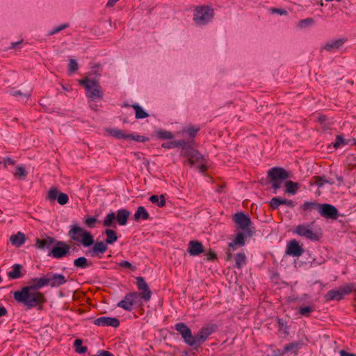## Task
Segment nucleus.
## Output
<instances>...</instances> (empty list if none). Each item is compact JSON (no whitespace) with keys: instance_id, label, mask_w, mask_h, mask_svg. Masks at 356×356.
<instances>
[{"instance_id":"obj_1","label":"nucleus","mask_w":356,"mask_h":356,"mask_svg":"<svg viewBox=\"0 0 356 356\" xmlns=\"http://www.w3.org/2000/svg\"><path fill=\"white\" fill-rule=\"evenodd\" d=\"M14 299L19 303L22 304L26 309L34 307H42L47 302L43 293L34 290L29 286H23L20 291H16L13 293Z\"/></svg>"},{"instance_id":"obj_2","label":"nucleus","mask_w":356,"mask_h":356,"mask_svg":"<svg viewBox=\"0 0 356 356\" xmlns=\"http://www.w3.org/2000/svg\"><path fill=\"white\" fill-rule=\"evenodd\" d=\"M68 235L72 241L81 243L85 247H89L94 243L92 235L77 225L71 227Z\"/></svg>"},{"instance_id":"obj_3","label":"nucleus","mask_w":356,"mask_h":356,"mask_svg":"<svg viewBox=\"0 0 356 356\" xmlns=\"http://www.w3.org/2000/svg\"><path fill=\"white\" fill-rule=\"evenodd\" d=\"M267 176L276 193L282 187V182L289 177V174L282 168L274 167L268 170Z\"/></svg>"},{"instance_id":"obj_4","label":"nucleus","mask_w":356,"mask_h":356,"mask_svg":"<svg viewBox=\"0 0 356 356\" xmlns=\"http://www.w3.org/2000/svg\"><path fill=\"white\" fill-rule=\"evenodd\" d=\"M79 83L86 90V96L92 99H102L103 91L97 81L84 78L79 80Z\"/></svg>"},{"instance_id":"obj_5","label":"nucleus","mask_w":356,"mask_h":356,"mask_svg":"<svg viewBox=\"0 0 356 356\" xmlns=\"http://www.w3.org/2000/svg\"><path fill=\"white\" fill-rule=\"evenodd\" d=\"M356 290L355 284H347L339 287L338 289L330 290L325 295L326 301L342 300L346 295L350 294L353 291Z\"/></svg>"},{"instance_id":"obj_6","label":"nucleus","mask_w":356,"mask_h":356,"mask_svg":"<svg viewBox=\"0 0 356 356\" xmlns=\"http://www.w3.org/2000/svg\"><path fill=\"white\" fill-rule=\"evenodd\" d=\"M140 295L138 292L129 293L117 304V306L126 311L131 312L135 305L139 307L143 305V302L140 300Z\"/></svg>"},{"instance_id":"obj_7","label":"nucleus","mask_w":356,"mask_h":356,"mask_svg":"<svg viewBox=\"0 0 356 356\" xmlns=\"http://www.w3.org/2000/svg\"><path fill=\"white\" fill-rule=\"evenodd\" d=\"M213 10L209 7H197L194 11L193 20L198 25H204L213 17Z\"/></svg>"},{"instance_id":"obj_8","label":"nucleus","mask_w":356,"mask_h":356,"mask_svg":"<svg viewBox=\"0 0 356 356\" xmlns=\"http://www.w3.org/2000/svg\"><path fill=\"white\" fill-rule=\"evenodd\" d=\"M46 199L50 202H55L56 200L60 205L66 204L69 201L68 195L66 193L59 192L56 187L49 188Z\"/></svg>"},{"instance_id":"obj_9","label":"nucleus","mask_w":356,"mask_h":356,"mask_svg":"<svg viewBox=\"0 0 356 356\" xmlns=\"http://www.w3.org/2000/svg\"><path fill=\"white\" fill-rule=\"evenodd\" d=\"M136 285L138 289L140 291L138 293L140 295V300H143L145 302H148L152 298V291L143 277H137Z\"/></svg>"},{"instance_id":"obj_10","label":"nucleus","mask_w":356,"mask_h":356,"mask_svg":"<svg viewBox=\"0 0 356 356\" xmlns=\"http://www.w3.org/2000/svg\"><path fill=\"white\" fill-rule=\"evenodd\" d=\"M70 246L63 241H57L56 246L54 247L49 254L56 259H60L70 254Z\"/></svg>"},{"instance_id":"obj_11","label":"nucleus","mask_w":356,"mask_h":356,"mask_svg":"<svg viewBox=\"0 0 356 356\" xmlns=\"http://www.w3.org/2000/svg\"><path fill=\"white\" fill-rule=\"evenodd\" d=\"M175 330L181 335L184 341L191 346H194V341H192L193 334L191 329L184 323H177Z\"/></svg>"},{"instance_id":"obj_12","label":"nucleus","mask_w":356,"mask_h":356,"mask_svg":"<svg viewBox=\"0 0 356 356\" xmlns=\"http://www.w3.org/2000/svg\"><path fill=\"white\" fill-rule=\"evenodd\" d=\"M318 212L321 216L328 219L336 220L339 216L337 208L329 204H320Z\"/></svg>"},{"instance_id":"obj_13","label":"nucleus","mask_w":356,"mask_h":356,"mask_svg":"<svg viewBox=\"0 0 356 356\" xmlns=\"http://www.w3.org/2000/svg\"><path fill=\"white\" fill-rule=\"evenodd\" d=\"M233 220L238 225L239 229L244 232H248L250 230L251 220L248 215H245L243 212L236 213L233 216Z\"/></svg>"},{"instance_id":"obj_14","label":"nucleus","mask_w":356,"mask_h":356,"mask_svg":"<svg viewBox=\"0 0 356 356\" xmlns=\"http://www.w3.org/2000/svg\"><path fill=\"white\" fill-rule=\"evenodd\" d=\"M295 232L302 237H305L311 241H318L319 236L318 235L314 232L313 230L310 229L309 225H298L295 230Z\"/></svg>"},{"instance_id":"obj_15","label":"nucleus","mask_w":356,"mask_h":356,"mask_svg":"<svg viewBox=\"0 0 356 356\" xmlns=\"http://www.w3.org/2000/svg\"><path fill=\"white\" fill-rule=\"evenodd\" d=\"M214 330L213 326H205L201 328L198 333L193 336L192 341H193L194 346H200L204 343L207 337L213 332Z\"/></svg>"},{"instance_id":"obj_16","label":"nucleus","mask_w":356,"mask_h":356,"mask_svg":"<svg viewBox=\"0 0 356 356\" xmlns=\"http://www.w3.org/2000/svg\"><path fill=\"white\" fill-rule=\"evenodd\" d=\"M304 252L303 248L296 239L291 240L286 245V254L293 257H300Z\"/></svg>"},{"instance_id":"obj_17","label":"nucleus","mask_w":356,"mask_h":356,"mask_svg":"<svg viewBox=\"0 0 356 356\" xmlns=\"http://www.w3.org/2000/svg\"><path fill=\"white\" fill-rule=\"evenodd\" d=\"M188 252L191 256H197L204 252L202 243L199 241H190L188 245Z\"/></svg>"},{"instance_id":"obj_18","label":"nucleus","mask_w":356,"mask_h":356,"mask_svg":"<svg viewBox=\"0 0 356 356\" xmlns=\"http://www.w3.org/2000/svg\"><path fill=\"white\" fill-rule=\"evenodd\" d=\"M95 324L98 326H111L117 327L120 325V321L116 318L102 316L95 321Z\"/></svg>"},{"instance_id":"obj_19","label":"nucleus","mask_w":356,"mask_h":356,"mask_svg":"<svg viewBox=\"0 0 356 356\" xmlns=\"http://www.w3.org/2000/svg\"><path fill=\"white\" fill-rule=\"evenodd\" d=\"M49 285L51 287H58L67 282V279L61 274H47Z\"/></svg>"},{"instance_id":"obj_20","label":"nucleus","mask_w":356,"mask_h":356,"mask_svg":"<svg viewBox=\"0 0 356 356\" xmlns=\"http://www.w3.org/2000/svg\"><path fill=\"white\" fill-rule=\"evenodd\" d=\"M108 250V245L106 242L99 241L95 243L93 247L89 250L88 253L90 254L92 257H99L101 256L99 254H104Z\"/></svg>"},{"instance_id":"obj_21","label":"nucleus","mask_w":356,"mask_h":356,"mask_svg":"<svg viewBox=\"0 0 356 356\" xmlns=\"http://www.w3.org/2000/svg\"><path fill=\"white\" fill-rule=\"evenodd\" d=\"M196 152L197 150L191 145H186L181 148V155L187 158V160L184 162L185 165H189L191 167L193 165L194 159L193 156Z\"/></svg>"},{"instance_id":"obj_22","label":"nucleus","mask_w":356,"mask_h":356,"mask_svg":"<svg viewBox=\"0 0 356 356\" xmlns=\"http://www.w3.org/2000/svg\"><path fill=\"white\" fill-rule=\"evenodd\" d=\"M48 285L49 280L47 275L39 278L35 277L31 279L30 281V285H29V286L31 287L34 290L39 291L40 289H42V287Z\"/></svg>"},{"instance_id":"obj_23","label":"nucleus","mask_w":356,"mask_h":356,"mask_svg":"<svg viewBox=\"0 0 356 356\" xmlns=\"http://www.w3.org/2000/svg\"><path fill=\"white\" fill-rule=\"evenodd\" d=\"M281 204L286 205L289 207L293 208L295 207L294 202L291 200L282 199L280 197H273L270 202V206L271 209H276Z\"/></svg>"},{"instance_id":"obj_24","label":"nucleus","mask_w":356,"mask_h":356,"mask_svg":"<svg viewBox=\"0 0 356 356\" xmlns=\"http://www.w3.org/2000/svg\"><path fill=\"white\" fill-rule=\"evenodd\" d=\"M346 42V39H338L333 41H330L325 43L322 49L327 51L332 52L337 49H339L343 44Z\"/></svg>"},{"instance_id":"obj_25","label":"nucleus","mask_w":356,"mask_h":356,"mask_svg":"<svg viewBox=\"0 0 356 356\" xmlns=\"http://www.w3.org/2000/svg\"><path fill=\"white\" fill-rule=\"evenodd\" d=\"M131 213L127 209H122L117 211L115 214L116 220L120 225H125Z\"/></svg>"},{"instance_id":"obj_26","label":"nucleus","mask_w":356,"mask_h":356,"mask_svg":"<svg viewBox=\"0 0 356 356\" xmlns=\"http://www.w3.org/2000/svg\"><path fill=\"white\" fill-rule=\"evenodd\" d=\"M26 241V237L24 234L22 232H17L16 234H13L10 238V241L11 244L15 247H20Z\"/></svg>"},{"instance_id":"obj_27","label":"nucleus","mask_w":356,"mask_h":356,"mask_svg":"<svg viewBox=\"0 0 356 356\" xmlns=\"http://www.w3.org/2000/svg\"><path fill=\"white\" fill-rule=\"evenodd\" d=\"M243 246L245 245V237L243 233L239 232L236 235L233 241L229 243V247L233 250L236 249V245Z\"/></svg>"},{"instance_id":"obj_28","label":"nucleus","mask_w":356,"mask_h":356,"mask_svg":"<svg viewBox=\"0 0 356 356\" xmlns=\"http://www.w3.org/2000/svg\"><path fill=\"white\" fill-rule=\"evenodd\" d=\"M22 266L20 264H15L13 266V270L8 273V277L10 279L15 280L22 277L21 270Z\"/></svg>"},{"instance_id":"obj_29","label":"nucleus","mask_w":356,"mask_h":356,"mask_svg":"<svg viewBox=\"0 0 356 356\" xmlns=\"http://www.w3.org/2000/svg\"><path fill=\"white\" fill-rule=\"evenodd\" d=\"M55 242V239L52 237H47L44 239H37L36 240V246L42 249L44 248H49L51 244Z\"/></svg>"},{"instance_id":"obj_30","label":"nucleus","mask_w":356,"mask_h":356,"mask_svg":"<svg viewBox=\"0 0 356 356\" xmlns=\"http://www.w3.org/2000/svg\"><path fill=\"white\" fill-rule=\"evenodd\" d=\"M149 217L148 212L144 207H139L134 214L135 220L138 221L140 219L147 220Z\"/></svg>"},{"instance_id":"obj_31","label":"nucleus","mask_w":356,"mask_h":356,"mask_svg":"<svg viewBox=\"0 0 356 356\" xmlns=\"http://www.w3.org/2000/svg\"><path fill=\"white\" fill-rule=\"evenodd\" d=\"M149 201L159 207H163L165 205V198L163 195H161L160 196L156 195H153L150 196Z\"/></svg>"},{"instance_id":"obj_32","label":"nucleus","mask_w":356,"mask_h":356,"mask_svg":"<svg viewBox=\"0 0 356 356\" xmlns=\"http://www.w3.org/2000/svg\"><path fill=\"white\" fill-rule=\"evenodd\" d=\"M284 185L286 187L285 193H290L292 195H294L295 193H296V192L299 188L298 183L293 182L291 180L286 181L284 183Z\"/></svg>"},{"instance_id":"obj_33","label":"nucleus","mask_w":356,"mask_h":356,"mask_svg":"<svg viewBox=\"0 0 356 356\" xmlns=\"http://www.w3.org/2000/svg\"><path fill=\"white\" fill-rule=\"evenodd\" d=\"M193 159H194L193 165L195 163H200V166L199 167L201 172H204L207 170L206 165L203 163L204 157L203 156L199 153L197 151L195 152L193 156Z\"/></svg>"},{"instance_id":"obj_34","label":"nucleus","mask_w":356,"mask_h":356,"mask_svg":"<svg viewBox=\"0 0 356 356\" xmlns=\"http://www.w3.org/2000/svg\"><path fill=\"white\" fill-rule=\"evenodd\" d=\"M115 220H116L115 213L114 212H111L106 216V217L103 221V225L105 227H115Z\"/></svg>"},{"instance_id":"obj_35","label":"nucleus","mask_w":356,"mask_h":356,"mask_svg":"<svg viewBox=\"0 0 356 356\" xmlns=\"http://www.w3.org/2000/svg\"><path fill=\"white\" fill-rule=\"evenodd\" d=\"M320 204L316 202H305L300 208L303 211L317 210L318 211Z\"/></svg>"},{"instance_id":"obj_36","label":"nucleus","mask_w":356,"mask_h":356,"mask_svg":"<svg viewBox=\"0 0 356 356\" xmlns=\"http://www.w3.org/2000/svg\"><path fill=\"white\" fill-rule=\"evenodd\" d=\"M105 234L106 235V238L105 242L107 244H113L117 241L118 236H117L116 232L114 230L107 229L105 230Z\"/></svg>"},{"instance_id":"obj_37","label":"nucleus","mask_w":356,"mask_h":356,"mask_svg":"<svg viewBox=\"0 0 356 356\" xmlns=\"http://www.w3.org/2000/svg\"><path fill=\"white\" fill-rule=\"evenodd\" d=\"M235 267L236 268L241 269L243 266L246 264V256L244 253L241 252L238 253L235 256Z\"/></svg>"},{"instance_id":"obj_38","label":"nucleus","mask_w":356,"mask_h":356,"mask_svg":"<svg viewBox=\"0 0 356 356\" xmlns=\"http://www.w3.org/2000/svg\"><path fill=\"white\" fill-rule=\"evenodd\" d=\"M106 131L109 134L110 136L118 139L127 138V134H126L122 130L118 129H108Z\"/></svg>"},{"instance_id":"obj_39","label":"nucleus","mask_w":356,"mask_h":356,"mask_svg":"<svg viewBox=\"0 0 356 356\" xmlns=\"http://www.w3.org/2000/svg\"><path fill=\"white\" fill-rule=\"evenodd\" d=\"M74 265L76 267L86 268L91 265V263H88V259L84 257H79L74 261Z\"/></svg>"},{"instance_id":"obj_40","label":"nucleus","mask_w":356,"mask_h":356,"mask_svg":"<svg viewBox=\"0 0 356 356\" xmlns=\"http://www.w3.org/2000/svg\"><path fill=\"white\" fill-rule=\"evenodd\" d=\"M132 107L136 111V118L143 119L148 117V114L138 104H134Z\"/></svg>"},{"instance_id":"obj_41","label":"nucleus","mask_w":356,"mask_h":356,"mask_svg":"<svg viewBox=\"0 0 356 356\" xmlns=\"http://www.w3.org/2000/svg\"><path fill=\"white\" fill-rule=\"evenodd\" d=\"M74 346L75 351L78 353H85L87 350V347L83 346V341L80 339H77L74 341Z\"/></svg>"},{"instance_id":"obj_42","label":"nucleus","mask_w":356,"mask_h":356,"mask_svg":"<svg viewBox=\"0 0 356 356\" xmlns=\"http://www.w3.org/2000/svg\"><path fill=\"white\" fill-rule=\"evenodd\" d=\"M300 348V344L298 342H293L289 344H286L284 346V353H287L290 351H293L294 353H296L298 349Z\"/></svg>"},{"instance_id":"obj_43","label":"nucleus","mask_w":356,"mask_h":356,"mask_svg":"<svg viewBox=\"0 0 356 356\" xmlns=\"http://www.w3.org/2000/svg\"><path fill=\"white\" fill-rule=\"evenodd\" d=\"M348 145V141L341 135H337L336 136L335 142L333 144V146L335 149H337L341 146H345Z\"/></svg>"},{"instance_id":"obj_44","label":"nucleus","mask_w":356,"mask_h":356,"mask_svg":"<svg viewBox=\"0 0 356 356\" xmlns=\"http://www.w3.org/2000/svg\"><path fill=\"white\" fill-rule=\"evenodd\" d=\"M314 23V20L312 17L301 19L298 23V26L300 29L309 26Z\"/></svg>"},{"instance_id":"obj_45","label":"nucleus","mask_w":356,"mask_h":356,"mask_svg":"<svg viewBox=\"0 0 356 356\" xmlns=\"http://www.w3.org/2000/svg\"><path fill=\"white\" fill-rule=\"evenodd\" d=\"M312 183L318 186L319 187L323 186L325 184L327 183V180L325 179V177L314 176L312 179Z\"/></svg>"},{"instance_id":"obj_46","label":"nucleus","mask_w":356,"mask_h":356,"mask_svg":"<svg viewBox=\"0 0 356 356\" xmlns=\"http://www.w3.org/2000/svg\"><path fill=\"white\" fill-rule=\"evenodd\" d=\"M26 175L27 172L22 166L18 165L16 167L15 172L14 173L15 177L24 179Z\"/></svg>"},{"instance_id":"obj_47","label":"nucleus","mask_w":356,"mask_h":356,"mask_svg":"<svg viewBox=\"0 0 356 356\" xmlns=\"http://www.w3.org/2000/svg\"><path fill=\"white\" fill-rule=\"evenodd\" d=\"M314 311V307L311 306H306L300 307L299 313L303 316H309L310 314Z\"/></svg>"},{"instance_id":"obj_48","label":"nucleus","mask_w":356,"mask_h":356,"mask_svg":"<svg viewBox=\"0 0 356 356\" xmlns=\"http://www.w3.org/2000/svg\"><path fill=\"white\" fill-rule=\"evenodd\" d=\"M158 136L163 139H172L174 135L172 132L168 131H159L157 132Z\"/></svg>"},{"instance_id":"obj_49","label":"nucleus","mask_w":356,"mask_h":356,"mask_svg":"<svg viewBox=\"0 0 356 356\" xmlns=\"http://www.w3.org/2000/svg\"><path fill=\"white\" fill-rule=\"evenodd\" d=\"M68 69L70 73H73L78 70V63L74 59H70L68 64Z\"/></svg>"},{"instance_id":"obj_50","label":"nucleus","mask_w":356,"mask_h":356,"mask_svg":"<svg viewBox=\"0 0 356 356\" xmlns=\"http://www.w3.org/2000/svg\"><path fill=\"white\" fill-rule=\"evenodd\" d=\"M200 128L199 127H189L185 131L188 134L190 137L194 138L196 136L197 133L200 131Z\"/></svg>"},{"instance_id":"obj_51","label":"nucleus","mask_w":356,"mask_h":356,"mask_svg":"<svg viewBox=\"0 0 356 356\" xmlns=\"http://www.w3.org/2000/svg\"><path fill=\"white\" fill-rule=\"evenodd\" d=\"M97 222V219L95 217H88L85 220V224L90 228L95 227V223Z\"/></svg>"},{"instance_id":"obj_52","label":"nucleus","mask_w":356,"mask_h":356,"mask_svg":"<svg viewBox=\"0 0 356 356\" xmlns=\"http://www.w3.org/2000/svg\"><path fill=\"white\" fill-rule=\"evenodd\" d=\"M127 138L138 141V142H145L148 140V138L142 136H134L133 134H127Z\"/></svg>"},{"instance_id":"obj_53","label":"nucleus","mask_w":356,"mask_h":356,"mask_svg":"<svg viewBox=\"0 0 356 356\" xmlns=\"http://www.w3.org/2000/svg\"><path fill=\"white\" fill-rule=\"evenodd\" d=\"M90 356H115V355L108 350H99L95 355H91Z\"/></svg>"},{"instance_id":"obj_54","label":"nucleus","mask_w":356,"mask_h":356,"mask_svg":"<svg viewBox=\"0 0 356 356\" xmlns=\"http://www.w3.org/2000/svg\"><path fill=\"white\" fill-rule=\"evenodd\" d=\"M207 260L214 261L218 259L217 254L211 250L206 253Z\"/></svg>"},{"instance_id":"obj_55","label":"nucleus","mask_w":356,"mask_h":356,"mask_svg":"<svg viewBox=\"0 0 356 356\" xmlns=\"http://www.w3.org/2000/svg\"><path fill=\"white\" fill-rule=\"evenodd\" d=\"M68 26H69L68 24H63L60 25L59 26L54 29L51 31L50 35H53V34L57 33L59 31H62L63 29L67 28Z\"/></svg>"},{"instance_id":"obj_56","label":"nucleus","mask_w":356,"mask_h":356,"mask_svg":"<svg viewBox=\"0 0 356 356\" xmlns=\"http://www.w3.org/2000/svg\"><path fill=\"white\" fill-rule=\"evenodd\" d=\"M119 266L122 268H130L132 270H134L135 269V268L132 266V264L127 261H121L120 263H119Z\"/></svg>"},{"instance_id":"obj_57","label":"nucleus","mask_w":356,"mask_h":356,"mask_svg":"<svg viewBox=\"0 0 356 356\" xmlns=\"http://www.w3.org/2000/svg\"><path fill=\"white\" fill-rule=\"evenodd\" d=\"M270 11L272 13H277L280 15H287V11L284 9H281V8H273L270 9Z\"/></svg>"},{"instance_id":"obj_58","label":"nucleus","mask_w":356,"mask_h":356,"mask_svg":"<svg viewBox=\"0 0 356 356\" xmlns=\"http://www.w3.org/2000/svg\"><path fill=\"white\" fill-rule=\"evenodd\" d=\"M174 145L175 147H183L186 146V142L184 140H179L177 141H174Z\"/></svg>"},{"instance_id":"obj_59","label":"nucleus","mask_w":356,"mask_h":356,"mask_svg":"<svg viewBox=\"0 0 356 356\" xmlns=\"http://www.w3.org/2000/svg\"><path fill=\"white\" fill-rule=\"evenodd\" d=\"M162 147L164 148L172 149L175 147L174 141L168 142L162 144Z\"/></svg>"},{"instance_id":"obj_60","label":"nucleus","mask_w":356,"mask_h":356,"mask_svg":"<svg viewBox=\"0 0 356 356\" xmlns=\"http://www.w3.org/2000/svg\"><path fill=\"white\" fill-rule=\"evenodd\" d=\"M13 96H22L23 94L19 90L11 89L8 92Z\"/></svg>"},{"instance_id":"obj_61","label":"nucleus","mask_w":356,"mask_h":356,"mask_svg":"<svg viewBox=\"0 0 356 356\" xmlns=\"http://www.w3.org/2000/svg\"><path fill=\"white\" fill-rule=\"evenodd\" d=\"M340 356H356V355L348 353L343 350L339 352Z\"/></svg>"},{"instance_id":"obj_62","label":"nucleus","mask_w":356,"mask_h":356,"mask_svg":"<svg viewBox=\"0 0 356 356\" xmlns=\"http://www.w3.org/2000/svg\"><path fill=\"white\" fill-rule=\"evenodd\" d=\"M7 314L6 309L0 305V317L6 316Z\"/></svg>"},{"instance_id":"obj_63","label":"nucleus","mask_w":356,"mask_h":356,"mask_svg":"<svg viewBox=\"0 0 356 356\" xmlns=\"http://www.w3.org/2000/svg\"><path fill=\"white\" fill-rule=\"evenodd\" d=\"M3 161H4L5 165L8 164V165H13L15 164V161L13 159H11L10 158H6L4 159Z\"/></svg>"},{"instance_id":"obj_64","label":"nucleus","mask_w":356,"mask_h":356,"mask_svg":"<svg viewBox=\"0 0 356 356\" xmlns=\"http://www.w3.org/2000/svg\"><path fill=\"white\" fill-rule=\"evenodd\" d=\"M232 259V253L230 252V250H229L227 252V260L229 261Z\"/></svg>"}]
</instances>
